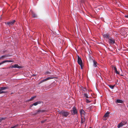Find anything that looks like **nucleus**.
Masks as SVG:
<instances>
[{
    "instance_id": "nucleus-40",
    "label": "nucleus",
    "mask_w": 128,
    "mask_h": 128,
    "mask_svg": "<svg viewBox=\"0 0 128 128\" xmlns=\"http://www.w3.org/2000/svg\"><path fill=\"white\" fill-rule=\"evenodd\" d=\"M36 75V74H33L32 75L33 76H35Z\"/></svg>"
},
{
    "instance_id": "nucleus-30",
    "label": "nucleus",
    "mask_w": 128,
    "mask_h": 128,
    "mask_svg": "<svg viewBox=\"0 0 128 128\" xmlns=\"http://www.w3.org/2000/svg\"><path fill=\"white\" fill-rule=\"evenodd\" d=\"M82 90L84 91L85 92L86 90V88H84L82 86Z\"/></svg>"
},
{
    "instance_id": "nucleus-1",
    "label": "nucleus",
    "mask_w": 128,
    "mask_h": 128,
    "mask_svg": "<svg viewBox=\"0 0 128 128\" xmlns=\"http://www.w3.org/2000/svg\"><path fill=\"white\" fill-rule=\"evenodd\" d=\"M71 112H72L73 113L72 114V115H74L77 114V111L76 107L74 106L72 108V110H71Z\"/></svg>"
},
{
    "instance_id": "nucleus-2",
    "label": "nucleus",
    "mask_w": 128,
    "mask_h": 128,
    "mask_svg": "<svg viewBox=\"0 0 128 128\" xmlns=\"http://www.w3.org/2000/svg\"><path fill=\"white\" fill-rule=\"evenodd\" d=\"M15 22L16 21L14 20L12 21L8 22H5V23L6 25H8L9 26H12L13 25Z\"/></svg>"
},
{
    "instance_id": "nucleus-32",
    "label": "nucleus",
    "mask_w": 128,
    "mask_h": 128,
    "mask_svg": "<svg viewBox=\"0 0 128 128\" xmlns=\"http://www.w3.org/2000/svg\"><path fill=\"white\" fill-rule=\"evenodd\" d=\"M46 120H42L41 122L42 123H44L46 121Z\"/></svg>"
},
{
    "instance_id": "nucleus-12",
    "label": "nucleus",
    "mask_w": 128,
    "mask_h": 128,
    "mask_svg": "<svg viewBox=\"0 0 128 128\" xmlns=\"http://www.w3.org/2000/svg\"><path fill=\"white\" fill-rule=\"evenodd\" d=\"M81 121L80 123L82 124H83L84 122H85L86 121V118L85 116L84 117V119L83 118H82V117H81Z\"/></svg>"
},
{
    "instance_id": "nucleus-19",
    "label": "nucleus",
    "mask_w": 128,
    "mask_h": 128,
    "mask_svg": "<svg viewBox=\"0 0 128 128\" xmlns=\"http://www.w3.org/2000/svg\"><path fill=\"white\" fill-rule=\"evenodd\" d=\"M112 69L115 71H116L117 70V69L116 66H114L113 65L112 66Z\"/></svg>"
},
{
    "instance_id": "nucleus-4",
    "label": "nucleus",
    "mask_w": 128,
    "mask_h": 128,
    "mask_svg": "<svg viewBox=\"0 0 128 128\" xmlns=\"http://www.w3.org/2000/svg\"><path fill=\"white\" fill-rule=\"evenodd\" d=\"M108 40V42L110 44H112L115 43V41L113 38H110Z\"/></svg>"
},
{
    "instance_id": "nucleus-34",
    "label": "nucleus",
    "mask_w": 128,
    "mask_h": 128,
    "mask_svg": "<svg viewBox=\"0 0 128 128\" xmlns=\"http://www.w3.org/2000/svg\"><path fill=\"white\" fill-rule=\"evenodd\" d=\"M4 63V60L2 61V62H0V66L2 64H3Z\"/></svg>"
},
{
    "instance_id": "nucleus-31",
    "label": "nucleus",
    "mask_w": 128,
    "mask_h": 128,
    "mask_svg": "<svg viewBox=\"0 0 128 128\" xmlns=\"http://www.w3.org/2000/svg\"><path fill=\"white\" fill-rule=\"evenodd\" d=\"M114 72L116 74H120V72H118L117 70H116V71H114Z\"/></svg>"
},
{
    "instance_id": "nucleus-43",
    "label": "nucleus",
    "mask_w": 128,
    "mask_h": 128,
    "mask_svg": "<svg viewBox=\"0 0 128 128\" xmlns=\"http://www.w3.org/2000/svg\"><path fill=\"white\" fill-rule=\"evenodd\" d=\"M120 75L121 76H124L123 75H122V74H120Z\"/></svg>"
},
{
    "instance_id": "nucleus-26",
    "label": "nucleus",
    "mask_w": 128,
    "mask_h": 128,
    "mask_svg": "<svg viewBox=\"0 0 128 128\" xmlns=\"http://www.w3.org/2000/svg\"><path fill=\"white\" fill-rule=\"evenodd\" d=\"M46 81V79H44L43 80H42V81H40V83H39V84H40V83H41L44 82H45Z\"/></svg>"
},
{
    "instance_id": "nucleus-27",
    "label": "nucleus",
    "mask_w": 128,
    "mask_h": 128,
    "mask_svg": "<svg viewBox=\"0 0 128 128\" xmlns=\"http://www.w3.org/2000/svg\"><path fill=\"white\" fill-rule=\"evenodd\" d=\"M6 117H2L0 118L1 120L2 121V120H5L6 118Z\"/></svg>"
},
{
    "instance_id": "nucleus-20",
    "label": "nucleus",
    "mask_w": 128,
    "mask_h": 128,
    "mask_svg": "<svg viewBox=\"0 0 128 128\" xmlns=\"http://www.w3.org/2000/svg\"><path fill=\"white\" fill-rule=\"evenodd\" d=\"M108 86L112 89H113L114 86H115V85H108Z\"/></svg>"
},
{
    "instance_id": "nucleus-42",
    "label": "nucleus",
    "mask_w": 128,
    "mask_h": 128,
    "mask_svg": "<svg viewBox=\"0 0 128 128\" xmlns=\"http://www.w3.org/2000/svg\"><path fill=\"white\" fill-rule=\"evenodd\" d=\"M126 31H127V32H128V29H127Z\"/></svg>"
},
{
    "instance_id": "nucleus-41",
    "label": "nucleus",
    "mask_w": 128,
    "mask_h": 128,
    "mask_svg": "<svg viewBox=\"0 0 128 128\" xmlns=\"http://www.w3.org/2000/svg\"><path fill=\"white\" fill-rule=\"evenodd\" d=\"M2 58V56H1V57H0V59Z\"/></svg>"
},
{
    "instance_id": "nucleus-33",
    "label": "nucleus",
    "mask_w": 128,
    "mask_h": 128,
    "mask_svg": "<svg viewBox=\"0 0 128 128\" xmlns=\"http://www.w3.org/2000/svg\"><path fill=\"white\" fill-rule=\"evenodd\" d=\"M122 122V124H124V125L125 124H126V122L125 121H123Z\"/></svg>"
},
{
    "instance_id": "nucleus-8",
    "label": "nucleus",
    "mask_w": 128,
    "mask_h": 128,
    "mask_svg": "<svg viewBox=\"0 0 128 128\" xmlns=\"http://www.w3.org/2000/svg\"><path fill=\"white\" fill-rule=\"evenodd\" d=\"M41 103V102L40 101H38L36 102H34L33 104L30 105V107H32L33 106H36L38 104H40Z\"/></svg>"
},
{
    "instance_id": "nucleus-14",
    "label": "nucleus",
    "mask_w": 128,
    "mask_h": 128,
    "mask_svg": "<svg viewBox=\"0 0 128 128\" xmlns=\"http://www.w3.org/2000/svg\"><path fill=\"white\" fill-rule=\"evenodd\" d=\"M0 89L1 90H2L8 89V86L2 87H0Z\"/></svg>"
},
{
    "instance_id": "nucleus-36",
    "label": "nucleus",
    "mask_w": 128,
    "mask_h": 128,
    "mask_svg": "<svg viewBox=\"0 0 128 128\" xmlns=\"http://www.w3.org/2000/svg\"><path fill=\"white\" fill-rule=\"evenodd\" d=\"M6 51V50H3L2 52L3 53H4Z\"/></svg>"
},
{
    "instance_id": "nucleus-37",
    "label": "nucleus",
    "mask_w": 128,
    "mask_h": 128,
    "mask_svg": "<svg viewBox=\"0 0 128 128\" xmlns=\"http://www.w3.org/2000/svg\"><path fill=\"white\" fill-rule=\"evenodd\" d=\"M46 74H50V72H46Z\"/></svg>"
},
{
    "instance_id": "nucleus-11",
    "label": "nucleus",
    "mask_w": 128,
    "mask_h": 128,
    "mask_svg": "<svg viewBox=\"0 0 128 128\" xmlns=\"http://www.w3.org/2000/svg\"><path fill=\"white\" fill-rule=\"evenodd\" d=\"M14 68H22V66H18L17 64H15L13 65Z\"/></svg>"
},
{
    "instance_id": "nucleus-21",
    "label": "nucleus",
    "mask_w": 128,
    "mask_h": 128,
    "mask_svg": "<svg viewBox=\"0 0 128 128\" xmlns=\"http://www.w3.org/2000/svg\"><path fill=\"white\" fill-rule=\"evenodd\" d=\"M4 63H5L6 62H12V60H4Z\"/></svg>"
},
{
    "instance_id": "nucleus-22",
    "label": "nucleus",
    "mask_w": 128,
    "mask_h": 128,
    "mask_svg": "<svg viewBox=\"0 0 128 128\" xmlns=\"http://www.w3.org/2000/svg\"><path fill=\"white\" fill-rule=\"evenodd\" d=\"M32 15L33 17L34 18H35L37 17L35 13L34 12L32 13Z\"/></svg>"
},
{
    "instance_id": "nucleus-5",
    "label": "nucleus",
    "mask_w": 128,
    "mask_h": 128,
    "mask_svg": "<svg viewBox=\"0 0 128 128\" xmlns=\"http://www.w3.org/2000/svg\"><path fill=\"white\" fill-rule=\"evenodd\" d=\"M78 62L80 66L82 65V62L81 58L78 56Z\"/></svg>"
},
{
    "instance_id": "nucleus-28",
    "label": "nucleus",
    "mask_w": 128,
    "mask_h": 128,
    "mask_svg": "<svg viewBox=\"0 0 128 128\" xmlns=\"http://www.w3.org/2000/svg\"><path fill=\"white\" fill-rule=\"evenodd\" d=\"M18 126V124H17L16 125L13 126L12 127L10 128H16V127H17Z\"/></svg>"
},
{
    "instance_id": "nucleus-7",
    "label": "nucleus",
    "mask_w": 128,
    "mask_h": 128,
    "mask_svg": "<svg viewBox=\"0 0 128 128\" xmlns=\"http://www.w3.org/2000/svg\"><path fill=\"white\" fill-rule=\"evenodd\" d=\"M44 112V110L38 109L35 111L34 113L35 114H38L40 113L43 112Z\"/></svg>"
},
{
    "instance_id": "nucleus-3",
    "label": "nucleus",
    "mask_w": 128,
    "mask_h": 128,
    "mask_svg": "<svg viewBox=\"0 0 128 128\" xmlns=\"http://www.w3.org/2000/svg\"><path fill=\"white\" fill-rule=\"evenodd\" d=\"M59 113L62 114L63 116L65 117H66L69 114V113L67 112L64 111H60Z\"/></svg>"
},
{
    "instance_id": "nucleus-25",
    "label": "nucleus",
    "mask_w": 128,
    "mask_h": 128,
    "mask_svg": "<svg viewBox=\"0 0 128 128\" xmlns=\"http://www.w3.org/2000/svg\"><path fill=\"white\" fill-rule=\"evenodd\" d=\"M9 56V55L8 54H6L4 55H3L2 56V58L4 57L6 58Z\"/></svg>"
},
{
    "instance_id": "nucleus-16",
    "label": "nucleus",
    "mask_w": 128,
    "mask_h": 128,
    "mask_svg": "<svg viewBox=\"0 0 128 128\" xmlns=\"http://www.w3.org/2000/svg\"><path fill=\"white\" fill-rule=\"evenodd\" d=\"M36 96H32L30 99H29L28 100V101H32V100H33L34 98H36Z\"/></svg>"
},
{
    "instance_id": "nucleus-9",
    "label": "nucleus",
    "mask_w": 128,
    "mask_h": 128,
    "mask_svg": "<svg viewBox=\"0 0 128 128\" xmlns=\"http://www.w3.org/2000/svg\"><path fill=\"white\" fill-rule=\"evenodd\" d=\"M92 60L93 62V66L95 68L96 67L98 64V63L94 60L92 59Z\"/></svg>"
},
{
    "instance_id": "nucleus-44",
    "label": "nucleus",
    "mask_w": 128,
    "mask_h": 128,
    "mask_svg": "<svg viewBox=\"0 0 128 128\" xmlns=\"http://www.w3.org/2000/svg\"><path fill=\"white\" fill-rule=\"evenodd\" d=\"M89 128H92V127H90Z\"/></svg>"
},
{
    "instance_id": "nucleus-18",
    "label": "nucleus",
    "mask_w": 128,
    "mask_h": 128,
    "mask_svg": "<svg viewBox=\"0 0 128 128\" xmlns=\"http://www.w3.org/2000/svg\"><path fill=\"white\" fill-rule=\"evenodd\" d=\"M54 78V77H52V76H50V77H49L46 78V81L48 80H49L50 79H53Z\"/></svg>"
},
{
    "instance_id": "nucleus-35",
    "label": "nucleus",
    "mask_w": 128,
    "mask_h": 128,
    "mask_svg": "<svg viewBox=\"0 0 128 128\" xmlns=\"http://www.w3.org/2000/svg\"><path fill=\"white\" fill-rule=\"evenodd\" d=\"M13 68V65L10 66L9 67V68Z\"/></svg>"
},
{
    "instance_id": "nucleus-38",
    "label": "nucleus",
    "mask_w": 128,
    "mask_h": 128,
    "mask_svg": "<svg viewBox=\"0 0 128 128\" xmlns=\"http://www.w3.org/2000/svg\"><path fill=\"white\" fill-rule=\"evenodd\" d=\"M125 17L126 18H128V15H126V16H125Z\"/></svg>"
},
{
    "instance_id": "nucleus-17",
    "label": "nucleus",
    "mask_w": 128,
    "mask_h": 128,
    "mask_svg": "<svg viewBox=\"0 0 128 128\" xmlns=\"http://www.w3.org/2000/svg\"><path fill=\"white\" fill-rule=\"evenodd\" d=\"M110 114V112H107L104 116V117H106L108 116V115Z\"/></svg>"
},
{
    "instance_id": "nucleus-15",
    "label": "nucleus",
    "mask_w": 128,
    "mask_h": 128,
    "mask_svg": "<svg viewBox=\"0 0 128 128\" xmlns=\"http://www.w3.org/2000/svg\"><path fill=\"white\" fill-rule=\"evenodd\" d=\"M116 102L118 103H122L123 102V100L120 99H117L116 100Z\"/></svg>"
},
{
    "instance_id": "nucleus-29",
    "label": "nucleus",
    "mask_w": 128,
    "mask_h": 128,
    "mask_svg": "<svg viewBox=\"0 0 128 128\" xmlns=\"http://www.w3.org/2000/svg\"><path fill=\"white\" fill-rule=\"evenodd\" d=\"M86 102L88 103H89L91 102V101L89 100L88 99H86Z\"/></svg>"
},
{
    "instance_id": "nucleus-24",
    "label": "nucleus",
    "mask_w": 128,
    "mask_h": 128,
    "mask_svg": "<svg viewBox=\"0 0 128 128\" xmlns=\"http://www.w3.org/2000/svg\"><path fill=\"white\" fill-rule=\"evenodd\" d=\"M84 96L86 97V98H89V97H88V94L86 93H85L84 94Z\"/></svg>"
},
{
    "instance_id": "nucleus-39",
    "label": "nucleus",
    "mask_w": 128,
    "mask_h": 128,
    "mask_svg": "<svg viewBox=\"0 0 128 128\" xmlns=\"http://www.w3.org/2000/svg\"><path fill=\"white\" fill-rule=\"evenodd\" d=\"M82 65H81L80 66V67H81V69H82Z\"/></svg>"
},
{
    "instance_id": "nucleus-10",
    "label": "nucleus",
    "mask_w": 128,
    "mask_h": 128,
    "mask_svg": "<svg viewBox=\"0 0 128 128\" xmlns=\"http://www.w3.org/2000/svg\"><path fill=\"white\" fill-rule=\"evenodd\" d=\"M80 112L81 116L82 115H83L84 116L85 115L86 113L84 111L83 109L80 110Z\"/></svg>"
},
{
    "instance_id": "nucleus-23",
    "label": "nucleus",
    "mask_w": 128,
    "mask_h": 128,
    "mask_svg": "<svg viewBox=\"0 0 128 128\" xmlns=\"http://www.w3.org/2000/svg\"><path fill=\"white\" fill-rule=\"evenodd\" d=\"M6 93V92L5 91H2L0 89V94H3V93L5 94V93Z\"/></svg>"
},
{
    "instance_id": "nucleus-6",
    "label": "nucleus",
    "mask_w": 128,
    "mask_h": 128,
    "mask_svg": "<svg viewBox=\"0 0 128 128\" xmlns=\"http://www.w3.org/2000/svg\"><path fill=\"white\" fill-rule=\"evenodd\" d=\"M103 37L104 38H110V33H107L106 34H104L103 35Z\"/></svg>"
},
{
    "instance_id": "nucleus-13",
    "label": "nucleus",
    "mask_w": 128,
    "mask_h": 128,
    "mask_svg": "<svg viewBox=\"0 0 128 128\" xmlns=\"http://www.w3.org/2000/svg\"><path fill=\"white\" fill-rule=\"evenodd\" d=\"M124 125V124H122V122H121L117 126V127L118 128H119L121 127H122Z\"/></svg>"
}]
</instances>
